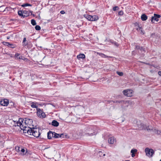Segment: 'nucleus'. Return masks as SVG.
I'll return each mask as SVG.
<instances>
[{
  "label": "nucleus",
  "mask_w": 161,
  "mask_h": 161,
  "mask_svg": "<svg viewBox=\"0 0 161 161\" xmlns=\"http://www.w3.org/2000/svg\"><path fill=\"white\" fill-rule=\"evenodd\" d=\"M14 126L16 127L17 126V129L19 130H23L24 132L25 133H27L28 135H31L32 129V128L29 127H27L25 126H24L23 121L22 119H19L18 121H14Z\"/></svg>",
  "instance_id": "obj_1"
},
{
  "label": "nucleus",
  "mask_w": 161,
  "mask_h": 161,
  "mask_svg": "<svg viewBox=\"0 0 161 161\" xmlns=\"http://www.w3.org/2000/svg\"><path fill=\"white\" fill-rule=\"evenodd\" d=\"M141 127H140L139 129L140 130L145 129L147 130V131L152 130L153 132H154L155 134L161 136V131L160 130H159L155 128L153 129L151 126H147L146 125H144L142 123L141 124Z\"/></svg>",
  "instance_id": "obj_2"
},
{
  "label": "nucleus",
  "mask_w": 161,
  "mask_h": 161,
  "mask_svg": "<svg viewBox=\"0 0 161 161\" xmlns=\"http://www.w3.org/2000/svg\"><path fill=\"white\" fill-rule=\"evenodd\" d=\"M96 127L91 126H88L85 130V134L90 136L95 135L97 133V131L95 130Z\"/></svg>",
  "instance_id": "obj_3"
},
{
  "label": "nucleus",
  "mask_w": 161,
  "mask_h": 161,
  "mask_svg": "<svg viewBox=\"0 0 161 161\" xmlns=\"http://www.w3.org/2000/svg\"><path fill=\"white\" fill-rule=\"evenodd\" d=\"M39 131V129L38 128H35L33 127L32 129L31 133V135H32L34 136L37 138L39 137V136L40 135V133Z\"/></svg>",
  "instance_id": "obj_4"
},
{
  "label": "nucleus",
  "mask_w": 161,
  "mask_h": 161,
  "mask_svg": "<svg viewBox=\"0 0 161 161\" xmlns=\"http://www.w3.org/2000/svg\"><path fill=\"white\" fill-rule=\"evenodd\" d=\"M37 114L40 118H43L46 117V115L43 110L40 108H37Z\"/></svg>",
  "instance_id": "obj_5"
},
{
  "label": "nucleus",
  "mask_w": 161,
  "mask_h": 161,
  "mask_svg": "<svg viewBox=\"0 0 161 161\" xmlns=\"http://www.w3.org/2000/svg\"><path fill=\"white\" fill-rule=\"evenodd\" d=\"M145 152L146 153V155L150 157H152L154 153V151L153 149H149L148 148H145Z\"/></svg>",
  "instance_id": "obj_6"
},
{
  "label": "nucleus",
  "mask_w": 161,
  "mask_h": 161,
  "mask_svg": "<svg viewBox=\"0 0 161 161\" xmlns=\"http://www.w3.org/2000/svg\"><path fill=\"white\" fill-rule=\"evenodd\" d=\"M133 91L132 90L127 89L123 91V94L127 97H131L132 96Z\"/></svg>",
  "instance_id": "obj_7"
},
{
  "label": "nucleus",
  "mask_w": 161,
  "mask_h": 161,
  "mask_svg": "<svg viewBox=\"0 0 161 161\" xmlns=\"http://www.w3.org/2000/svg\"><path fill=\"white\" fill-rule=\"evenodd\" d=\"M161 17V15L159 14H154V16H152L151 17V21L153 23H154V20L156 21H158L159 20L158 18Z\"/></svg>",
  "instance_id": "obj_8"
},
{
  "label": "nucleus",
  "mask_w": 161,
  "mask_h": 161,
  "mask_svg": "<svg viewBox=\"0 0 161 161\" xmlns=\"http://www.w3.org/2000/svg\"><path fill=\"white\" fill-rule=\"evenodd\" d=\"M0 104L3 106H7L8 105L9 103L8 100L4 99L3 100H2L0 102Z\"/></svg>",
  "instance_id": "obj_9"
},
{
  "label": "nucleus",
  "mask_w": 161,
  "mask_h": 161,
  "mask_svg": "<svg viewBox=\"0 0 161 161\" xmlns=\"http://www.w3.org/2000/svg\"><path fill=\"white\" fill-rule=\"evenodd\" d=\"M108 142L109 144H113L114 142H116V140L114 137H111L108 138Z\"/></svg>",
  "instance_id": "obj_10"
},
{
  "label": "nucleus",
  "mask_w": 161,
  "mask_h": 161,
  "mask_svg": "<svg viewBox=\"0 0 161 161\" xmlns=\"http://www.w3.org/2000/svg\"><path fill=\"white\" fill-rule=\"evenodd\" d=\"M97 55L100 56H101V57H102V58H111L112 57L110 56H107V55H105L104 54L101 53H99V52H97Z\"/></svg>",
  "instance_id": "obj_11"
},
{
  "label": "nucleus",
  "mask_w": 161,
  "mask_h": 161,
  "mask_svg": "<svg viewBox=\"0 0 161 161\" xmlns=\"http://www.w3.org/2000/svg\"><path fill=\"white\" fill-rule=\"evenodd\" d=\"M47 137L48 139H51L53 138V132L49 131L47 133Z\"/></svg>",
  "instance_id": "obj_12"
},
{
  "label": "nucleus",
  "mask_w": 161,
  "mask_h": 161,
  "mask_svg": "<svg viewBox=\"0 0 161 161\" xmlns=\"http://www.w3.org/2000/svg\"><path fill=\"white\" fill-rule=\"evenodd\" d=\"M91 19L90 21H95L97 20L98 19V17L96 15H94L93 16L91 15Z\"/></svg>",
  "instance_id": "obj_13"
},
{
  "label": "nucleus",
  "mask_w": 161,
  "mask_h": 161,
  "mask_svg": "<svg viewBox=\"0 0 161 161\" xmlns=\"http://www.w3.org/2000/svg\"><path fill=\"white\" fill-rule=\"evenodd\" d=\"M63 135V134H58L53 132V138H58L59 137H62V136Z\"/></svg>",
  "instance_id": "obj_14"
},
{
  "label": "nucleus",
  "mask_w": 161,
  "mask_h": 161,
  "mask_svg": "<svg viewBox=\"0 0 161 161\" xmlns=\"http://www.w3.org/2000/svg\"><path fill=\"white\" fill-rule=\"evenodd\" d=\"M59 123L56 120H53L52 122V125L55 127H57L59 125Z\"/></svg>",
  "instance_id": "obj_15"
},
{
  "label": "nucleus",
  "mask_w": 161,
  "mask_h": 161,
  "mask_svg": "<svg viewBox=\"0 0 161 161\" xmlns=\"http://www.w3.org/2000/svg\"><path fill=\"white\" fill-rule=\"evenodd\" d=\"M77 58L79 60L81 58L84 59L85 58V56L83 54H80L77 56Z\"/></svg>",
  "instance_id": "obj_16"
},
{
  "label": "nucleus",
  "mask_w": 161,
  "mask_h": 161,
  "mask_svg": "<svg viewBox=\"0 0 161 161\" xmlns=\"http://www.w3.org/2000/svg\"><path fill=\"white\" fill-rule=\"evenodd\" d=\"M15 58L17 59H24V57L22 56H20V54L19 53H17L15 54Z\"/></svg>",
  "instance_id": "obj_17"
},
{
  "label": "nucleus",
  "mask_w": 161,
  "mask_h": 161,
  "mask_svg": "<svg viewBox=\"0 0 161 161\" xmlns=\"http://www.w3.org/2000/svg\"><path fill=\"white\" fill-rule=\"evenodd\" d=\"M141 18L142 21H145L147 19V17L145 14H143L141 16Z\"/></svg>",
  "instance_id": "obj_18"
},
{
  "label": "nucleus",
  "mask_w": 161,
  "mask_h": 161,
  "mask_svg": "<svg viewBox=\"0 0 161 161\" xmlns=\"http://www.w3.org/2000/svg\"><path fill=\"white\" fill-rule=\"evenodd\" d=\"M109 42L112 43V44L114 45L115 46L118 47L119 44L118 43L114 41L113 40H110L109 41Z\"/></svg>",
  "instance_id": "obj_19"
},
{
  "label": "nucleus",
  "mask_w": 161,
  "mask_h": 161,
  "mask_svg": "<svg viewBox=\"0 0 161 161\" xmlns=\"http://www.w3.org/2000/svg\"><path fill=\"white\" fill-rule=\"evenodd\" d=\"M36 103L34 102H33L31 103V107L33 108H37L38 106L36 104Z\"/></svg>",
  "instance_id": "obj_20"
},
{
  "label": "nucleus",
  "mask_w": 161,
  "mask_h": 161,
  "mask_svg": "<svg viewBox=\"0 0 161 161\" xmlns=\"http://www.w3.org/2000/svg\"><path fill=\"white\" fill-rule=\"evenodd\" d=\"M84 17L86 18V19H87L88 20H91V15H88V14H84Z\"/></svg>",
  "instance_id": "obj_21"
},
{
  "label": "nucleus",
  "mask_w": 161,
  "mask_h": 161,
  "mask_svg": "<svg viewBox=\"0 0 161 161\" xmlns=\"http://www.w3.org/2000/svg\"><path fill=\"white\" fill-rule=\"evenodd\" d=\"M28 121H29L30 122V124H31L33 122L32 119H28L27 120H26L25 121V123L26 124H27V123H29V122Z\"/></svg>",
  "instance_id": "obj_22"
},
{
  "label": "nucleus",
  "mask_w": 161,
  "mask_h": 161,
  "mask_svg": "<svg viewBox=\"0 0 161 161\" xmlns=\"http://www.w3.org/2000/svg\"><path fill=\"white\" fill-rule=\"evenodd\" d=\"M26 41V38H25V37L24 38H23V45L24 46H26L28 44V43L27 42H25Z\"/></svg>",
  "instance_id": "obj_23"
},
{
  "label": "nucleus",
  "mask_w": 161,
  "mask_h": 161,
  "mask_svg": "<svg viewBox=\"0 0 161 161\" xmlns=\"http://www.w3.org/2000/svg\"><path fill=\"white\" fill-rule=\"evenodd\" d=\"M28 6H31L32 5L31 4H30L28 3H26L24 4L21 5V6L23 7Z\"/></svg>",
  "instance_id": "obj_24"
},
{
  "label": "nucleus",
  "mask_w": 161,
  "mask_h": 161,
  "mask_svg": "<svg viewBox=\"0 0 161 161\" xmlns=\"http://www.w3.org/2000/svg\"><path fill=\"white\" fill-rule=\"evenodd\" d=\"M3 44L6 46H9V43L8 42H2Z\"/></svg>",
  "instance_id": "obj_25"
},
{
  "label": "nucleus",
  "mask_w": 161,
  "mask_h": 161,
  "mask_svg": "<svg viewBox=\"0 0 161 161\" xmlns=\"http://www.w3.org/2000/svg\"><path fill=\"white\" fill-rule=\"evenodd\" d=\"M31 24L33 25H35L36 24V21L34 19H32L31 20Z\"/></svg>",
  "instance_id": "obj_26"
},
{
  "label": "nucleus",
  "mask_w": 161,
  "mask_h": 161,
  "mask_svg": "<svg viewBox=\"0 0 161 161\" xmlns=\"http://www.w3.org/2000/svg\"><path fill=\"white\" fill-rule=\"evenodd\" d=\"M18 14L19 16H23V12L21 10H19L18 11Z\"/></svg>",
  "instance_id": "obj_27"
},
{
  "label": "nucleus",
  "mask_w": 161,
  "mask_h": 161,
  "mask_svg": "<svg viewBox=\"0 0 161 161\" xmlns=\"http://www.w3.org/2000/svg\"><path fill=\"white\" fill-rule=\"evenodd\" d=\"M35 29L37 31H39L41 29V27L40 26L37 25L35 27Z\"/></svg>",
  "instance_id": "obj_28"
},
{
  "label": "nucleus",
  "mask_w": 161,
  "mask_h": 161,
  "mask_svg": "<svg viewBox=\"0 0 161 161\" xmlns=\"http://www.w3.org/2000/svg\"><path fill=\"white\" fill-rule=\"evenodd\" d=\"M137 150L136 149H132L130 151L131 153H134L137 152Z\"/></svg>",
  "instance_id": "obj_29"
},
{
  "label": "nucleus",
  "mask_w": 161,
  "mask_h": 161,
  "mask_svg": "<svg viewBox=\"0 0 161 161\" xmlns=\"http://www.w3.org/2000/svg\"><path fill=\"white\" fill-rule=\"evenodd\" d=\"M117 74L119 76H122L123 75V73L122 72H120L119 71L116 72Z\"/></svg>",
  "instance_id": "obj_30"
},
{
  "label": "nucleus",
  "mask_w": 161,
  "mask_h": 161,
  "mask_svg": "<svg viewBox=\"0 0 161 161\" xmlns=\"http://www.w3.org/2000/svg\"><path fill=\"white\" fill-rule=\"evenodd\" d=\"M119 9V7L117 6H116L113 7V9L114 11H115L118 10Z\"/></svg>",
  "instance_id": "obj_31"
},
{
  "label": "nucleus",
  "mask_w": 161,
  "mask_h": 161,
  "mask_svg": "<svg viewBox=\"0 0 161 161\" xmlns=\"http://www.w3.org/2000/svg\"><path fill=\"white\" fill-rule=\"evenodd\" d=\"M8 47H11V48H14L15 47V46H14V45L12 44H11L9 43V46H8Z\"/></svg>",
  "instance_id": "obj_32"
},
{
  "label": "nucleus",
  "mask_w": 161,
  "mask_h": 161,
  "mask_svg": "<svg viewBox=\"0 0 161 161\" xmlns=\"http://www.w3.org/2000/svg\"><path fill=\"white\" fill-rule=\"evenodd\" d=\"M139 50L141 51L145 52V49L142 47H141L139 49Z\"/></svg>",
  "instance_id": "obj_33"
},
{
  "label": "nucleus",
  "mask_w": 161,
  "mask_h": 161,
  "mask_svg": "<svg viewBox=\"0 0 161 161\" xmlns=\"http://www.w3.org/2000/svg\"><path fill=\"white\" fill-rule=\"evenodd\" d=\"M136 30L137 31H141V32H142V29L141 27L140 26H138V27L137 28Z\"/></svg>",
  "instance_id": "obj_34"
},
{
  "label": "nucleus",
  "mask_w": 161,
  "mask_h": 161,
  "mask_svg": "<svg viewBox=\"0 0 161 161\" xmlns=\"http://www.w3.org/2000/svg\"><path fill=\"white\" fill-rule=\"evenodd\" d=\"M124 13L122 11H120L119 12V15H123Z\"/></svg>",
  "instance_id": "obj_35"
},
{
  "label": "nucleus",
  "mask_w": 161,
  "mask_h": 161,
  "mask_svg": "<svg viewBox=\"0 0 161 161\" xmlns=\"http://www.w3.org/2000/svg\"><path fill=\"white\" fill-rule=\"evenodd\" d=\"M141 47L138 45H136L135 48L137 50H139V49Z\"/></svg>",
  "instance_id": "obj_36"
},
{
  "label": "nucleus",
  "mask_w": 161,
  "mask_h": 161,
  "mask_svg": "<svg viewBox=\"0 0 161 161\" xmlns=\"http://www.w3.org/2000/svg\"><path fill=\"white\" fill-rule=\"evenodd\" d=\"M141 47L138 45H136L135 48L137 50H139V49Z\"/></svg>",
  "instance_id": "obj_37"
},
{
  "label": "nucleus",
  "mask_w": 161,
  "mask_h": 161,
  "mask_svg": "<svg viewBox=\"0 0 161 161\" xmlns=\"http://www.w3.org/2000/svg\"><path fill=\"white\" fill-rule=\"evenodd\" d=\"M122 102H124V101H116V103H122Z\"/></svg>",
  "instance_id": "obj_38"
},
{
  "label": "nucleus",
  "mask_w": 161,
  "mask_h": 161,
  "mask_svg": "<svg viewBox=\"0 0 161 161\" xmlns=\"http://www.w3.org/2000/svg\"><path fill=\"white\" fill-rule=\"evenodd\" d=\"M29 14H26V15H23V16H21L23 17L24 18L25 17L28 16Z\"/></svg>",
  "instance_id": "obj_39"
},
{
  "label": "nucleus",
  "mask_w": 161,
  "mask_h": 161,
  "mask_svg": "<svg viewBox=\"0 0 161 161\" xmlns=\"http://www.w3.org/2000/svg\"><path fill=\"white\" fill-rule=\"evenodd\" d=\"M60 13L62 14H64L65 13V12L64 10H62L60 11Z\"/></svg>",
  "instance_id": "obj_40"
},
{
  "label": "nucleus",
  "mask_w": 161,
  "mask_h": 161,
  "mask_svg": "<svg viewBox=\"0 0 161 161\" xmlns=\"http://www.w3.org/2000/svg\"><path fill=\"white\" fill-rule=\"evenodd\" d=\"M99 154L100 156L102 157V152L100 151V152H99Z\"/></svg>",
  "instance_id": "obj_41"
},
{
  "label": "nucleus",
  "mask_w": 161,
  "mask_h": 161,
  "mask_svg": "<svg viewBox=\"0 0 161 161\" xmlns=\"http://www.w3.org/2000/svg\"><path fill=\"white\" fill-rule=\"evenodd\" d=\"M158 74L160 76H161V71H159L158 72Z\"/></svg>",
  "instance_id": "obj_42"
},
{
  "label": "nucleus",
  "mask_w": 161,
  "mask_h": 161,
  "mask_svg": "<svg viewBox=\"0 0 161 161\" xmlns=\"http://www.w3.org/2000/svg\"><path fill=\"white\" fill-rule=\"evenodd\" d=\"M21 151L22 152H24L25 151V150L24 149H22L21 150Z\"/></svg>",
  "instance_id": "obj_43"
},
{
  "label": "nucleus",
  "mask_w": 161,
  "mask_h": 161,
  "mask_svg": "<svg viewBox=\"0 0 161 161\" xmlns=\"http://www.w3.org/2000/svg\"><path fill=\"white\" fill-rule=\"evenodd\" d=\"M131 156L132 157H135V154L134 153H132Z\"/></svg>",
  "instance_id": "obj_44"
},
{
  "label": "nucleus",
  "mask_w": 161,
  "mask_h": 161,
  "mask_svg": "<svg viewBox=\"0 0 161 161\" xmlns=\"http://www.w3.org/2000/svg\"><path fill=\"white\" fill-rule=\"evenodd\" d=\"M24 59H23L24 60H25V61H27V60H28V59L27 58H25L24 57V58H23Z\"/></svg>",
  "instance_id": "obj_45"
},
{
  "label": "nucleus",
  "mask_w": 161,
  "mask_h": 161,
  "mask_svg": "<svg viewBox=\"0 0 161 161\" xmlns=\"http://www.w3.org/2000/svg\"><path fill=\"white\" fill-rule=\"evenodd\" d=\"M108 102H109V103H110V102H113L114 103L115 102H114L113 101H111V100H110V101L109 100L108 101Z\"/></svg>",
  "instance_id": "obj_46"
},
{
  "label": "nucleus",
  "mask_w": 161,
  "mask_h": 161,
  "mask_svg": "<svg viewBox=\"0 0 161 161\" xmlns=\"http://www.w3.org/2000/svg\"><path fill=\"white\" fill-rule=\"evenodd\" d=\"M129 102L128 101H126L125 102V104L128 103Z\"/></svg>",
  "instance_id": "obj_47"
},
{
  "label": "nucleus",
  "mask_w": 161,
  "mask_h": 161,
  "mask_svg": "<svg viewBox=\"0 0 161 161\" xmlns=\"http://www.w3.org/2000/svg\"><path fill=\"white\" fill-rule=\"evenodd\" d=\"M19 147H18L17 150V149H16V150H17V151H19Z\"/></svg>",
  "instance_id": "obj_48"
},
{
  "label": "nucleus",
  "mask_w": 161,
  "mask_h": 161,
  "mask_svg": "<svg viewBox=\"0 0 161 161\" xmlns=\"http://www.w3.org/2000/svg\"><path fill=\"white\" fill-rule=\"evenodd\" d=\"M30 12L31 13V15L32 14V11H30Z\"/></svg>",
  "instance_id": "obj_49"
},
{
  "label": "nucleus",
  "mask_w": 161,
  "mask_h": 161,
  "mask_svg": "<svg viewBox=\"0 0 161 161\" xmlns=\"http://www.w3.org/2000/svg\"><path fill=\"white\" fill-rule=\"evenodd\" d=\"M10 38V36H8V37H7V39H9Z\"/></svg>",
  "instance_id": "obj_50"
},
{
  "label": "nucleus",
  "mask_w": 161,
  "mask_h": 161,
  "mask_svg": "<svg viewBox=\"0 0 161 161\" xmlns=\"http://www.w3.org/2000/svg\"><path fill=\"white\" fill-rule=\"evenodd\" d=\"M141 33L142 34H144V33L142 31V32H141Z\"/></svg>",
  "instance_id": "obj_51"
},
{
  "label": "nucleus",
  "mask_w": 161,
  "mask_h": 161,
  "mask_svg": "<svg viewBox=\"0 0 161 161\" xmlns=\"http://www.w3.org/2000/svg\"><path fill=\"white\" fill-rule=\"evenodd\" d=\"M105 154H103V156H102L103 157H104V156H105Z\"/></svg>",
  "instance_id": "obj_52"
},
{
  "label": "nucleus",
  "mask_w": 161,
  "mask_h": 161,
  "mask_svg": "<svg viewBox=\"0 0 161 161\" xmlns=\"http://www.w3.org/2000/svg\"><path fill=\"white\" fill-rule=\"evenodd\" d=\"M31 15H33V16H35V14H32Z\"/></svg>",
  "instance_id": "obj_53"
},
{
  "label": "nucleus",
  "mask_w": 161,
  "mask_h": 161,
  "mask_svg": "<svg viewBox=\"0 0 161 161\" xmlns=\"http://www.w3.org/2000/svg\"><path fill=\"white\" fill-rule=\"evenodd\" d=\"M25 11H23V14H25Z\"/></svg>",
  "instance_id": "obj_54"
},
{
  "label": "nucleus",
  "mask_w": 161,
  "mask_h": 161,
  "mask_svg": "<svg viewBox=\"0 0 161 161\" xmlns=\"http://www.w3.org/2000/svg\"><path fill=\"white\" fill-rule=\"evenodd\" d=\"M125 161H130L129 160H125Z\"/></svg>",
  "instance_id": "obj_55"
},
{
  "label": "nucleus",
  "mask_w": 161,
  "mask_h": 161,
  "mask_svg": "<svg viewBox=\"0 0 161 161\" xmlns=\"http://www.w3.org/2000/svg\"><path fill=\"white\" fill-rule=\"evenodd\" d=\"M160 161H161V159H160Z\"/></svg>",
  "instance_id": "obj_56"
}]
</instances>
